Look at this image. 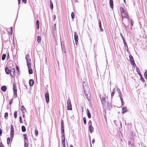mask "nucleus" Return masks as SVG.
<instances>
[{
    "instance_id": "nucleus-1",
    "label": "nucleus",
    "mask_w": 147,
    "mask_h": 147,
    "mask_svg": "<svg viewBox=\"0 0 147 147\" xmlns=\"http://www.w3.org/2000/svg\"><path fill=\"white\" fill-rule=\"evenodd\" d=\"M83 88L85 94L87 99L89 101L91 98L90 88L87 85H86L84 86H83Z\"/></svg>"
},
{
    "instance_id": "nucleus-2",
    "label": "nucleus",
    "mask_w": 147,
    "mask_h": 147,
    "mask_svg": "<svg viewBox=\"0 0 147 147\" xmlns=\"http://www.w3.org/2000/svg\"><path fill=\"white\" fill-rule=\"evenodd\" d=\"M67 109L68 110H71L72 109L71 100L69 99H68L67 100Z\"/></svg>"
},
{
    "instance_id": "nucleus-3",
    "label": "nucleus",
    "mask_w": 147,
    "mask_h": 147,
    "mask_svg": "<svg viewBox=\"0 0 147 147\" xmlns=\"http://www.w3.org/2000/svg\"><path fill=\"white\" fill-rule=\"evenodd\" d=\"M120 9L122 17L124 18H127V15L125 11L123 8L122 7H121Z\"/></svg>"
},
{
    "instance_id": "nucleus-4",
    "label": "nucleus",
    "mask_w": 147,
    "mask_h": 147,
    "mask_svg": "<svg viewBox=\"0 0 147 147\" xmlns=\"http://www.w3.org/2000/svg\"><path fill=\"white\" fill-rule=\"evenodd\" d=\"M129 61L131 64L134 66L136 65L133 56L131 55H129Z\"/></svg>"
},
{
    "instance_id": "nucleus-5",
    "label": "nucleus",
    "mask_w": 147,
    "mask_h": 147,
    "mask_svg": "<svg viewBox=\"0 0 147 147\" xmlns=\"http://www.w3.org/2000/svg\"><path fill=\"white\" fill-rule=\"evenodd\" d=\"M74 38L75 40V43L76 45H77L78 41V37L76 32H74Z\"/></svg>"
},
{
    "instance_id": "nucleus-6",
    "label": "nucleus",
    "mask_w": 147,
    "mask_h": 147,
    "mask_svg": "<svg viewBox=\"0 0 147 147\" xmlns=\"http://www.w3.org/2000/svg\"><path fill=\"white\" fill-rule=\"evenodd\" d=\"M13 90L14 94V96L15 97L17 96V89H16V87L14 84H13Z\"/></svg>"
},
{
    "instance_id": "nucleus-7",
    "label": "nucleus",
    "mask_w": 147,
    "mask_h": 147,
    "mask_svg": "<svg viewBox=\"0 0 147 147\" xmlns=\"http://www.w3.org/2000/svg\"><path fill=\"white\" fill-rule=\"evenodd\" d=\"M14 134V129L13 126L11 125V132L10 133V136L11 138H13Z\"/></svg>"
},
{
    "instance_id": "nucleus-8",
    "label": "nucleus",
    "mask_w": 147,
    "mask_h": 147,
    "mask_svg": "<svg viewBox=\"0 0 147 147\" xmlns=\"http://www.w3.org/2000/svg\"><path fill=\"white\" fill-rule=\"evenodd\" d=\"M61 131L62 134V140L65 139L64 135V126L61 127Z\"/></svg>"
},
{
    "instance_id": "nucleus-9",
    "label": "nucleus",
    "mask_w": 147,
    "mask_h": 147,
    "mask_svg": "<svg viewBox=\"0 0 147 147\" xmlns=\"http://www.w3.org/2000/svg\"><path fill=\"white\" fill-rule=\"evenodd\" d=\"M10 75L12 77L15 76V70L14 68H12L10 70Z\"/></svg>"
},
{
    "instance_id": "nucleus-10",
    "label": "nucleus",
    "mask_w": 147,
    "mask_h": 147,
    "mask_svg": "<svg viewBox=\"0 0 147 147\" xmlns=\"http://www.w3.org/2000/svg\"><path fill=\"white\" fill-rule=\"evenodd\" d=\"M45 96L47 103H49V94L48 92L45 94Z\"/></svg>"
},
{
    "instance_id": "nucleus-11",
    "label": "nucleus",
    "mask_w": 147,
    "mask_h": 147,
    "mask_svg": "<svg viewBox=\"0 0 147 147\" xmlns=\"http://www.w3.org/2000/svg\"><path fill=\"white\" fill-rule=\"evenodd\" d=\"M26 59L27 61V63L31 62V59L29 55L27 54L26 55Z\"/></svg>"
},
{
    "instance_id": "nucleus-12",
    "label": "nucleus",
    "mask_w": 147,
    "mask_h": 147,
    "mask_svg": "<svg viewBox=\"0 0 147 147\" xmlns=\"http://www.w3.org/2000/svg\"><path fill=\"white\" fill-rule=\"evenodd\" d=\"M86 113L87 116L89 118H90L91 117V115L89 110L87 109L86 110Z\"/></svg>"
},
{
    "instance_id": "nucleus-13",
    "label": "nucleus",
    "mask_w": 147,
    "mask_h": 147,
    "mask_svg": "<svg viewBox=\"0 0 147 147\" xmlns=\"http://www.w3.org/2000/svg\"><path fill=\"white\" fill-rule=\"evenodd\" d=\"M109 4L111 8H113V0H109Z\"/></svg>"
},
{
    "instance_id": "nucleus-14",
    "label": "nucleus",
    "mask_w": 147,
    "mask_h": 147,
    "mask_svg": "<svg viewBox=\"0 0 147 147\" xmlns=\"http://www.w3.org/2000/svg\"><path fill=\"white\" fill-rule=\"evenodd\" d=\"M100 98L102 104H104L106 103V99H105V98L102 97H100Z\"/></svg>"
},
{
    "instance_id": "nucleus-15",
    "label": "nucleus",
    "mask_w": 147,
    "mask_h": 147,
    "mask_svg": "<svg viewBox=\"0 0 147 147\" xmlns=\"http://www.w3.org/2000/svg\"><path fill=\"white\" fill-rule=\"evenodd\" d=\"M88 129L89 131L91 134L93 132L94 128L92 126H88Z\"/></svg>"
},
{
    "instance_id": "nucleus-16",
    "label": "nucleus",
    "mask_w": 147,
    "mask_h": 147,
    "mask_svg": "<svg viewBox=\"0 0 147 147\" xmlns=\"http://www.w3.org/2000/svg\"><path fill=\"white\" fill-rule=\"evenodd\" d=\"M127 111V110L126 107H124L122 108V113L124 114Z\"/></svg>"
},
{
    "instance_id": "nucleus-17",
    "label": "nucleus",
    "mask_w": 147,
    "mask_h": 147,
    "mask_svg": "<svg viewBox=\"0 0 147 147\" xmlns=\"http://www.w3.org/2000/svg\"><path fill=\"white\" fill-rule=\"evenodd\" d=\"M1 90L3 92H5L7 89L6 87L5 86H2L1 88Z\"/></svg>"
},
{
    "instance_id": "nucleus-18",
    "label": "nucleus",
    "mask_w": 147,
    "mask_h": 147,
    "mask_svg": "<svg viewBox=\"0 0 147 147\" xmlns=\"http://www.w3.org/2000/svg\"><path fill=\"white\" fill-rule=\"evenodd\" d=\"M24 147H28V140H24Z\"/></svg>"
},
{
    "instance_id": "nucleus-19",
    "label": "nucleus",
    "mask_w": 147,
    "mask_h": 147,
    "mask_svg": "<svg viewBox=\"0 0 147 147\" xmlns=\"http://www.w3.org/2000/svg\"><path fill=\"white\" fill-rule=\"evenodd\" d=\"M29 83L30 86H32L34 83V81L32 80H30L29 81Z\"/></svg>"
},
{
    "instance_id": "nucleus-20",
    "label": "nucleus",
    "mask_w": 147,
    "mask_h": 147,
    "mask_svg": "<svg viewBox=\"0 0 147 147\" xmlns=\"http://www.w3.org/2000/svg\"><path fill=\"white\" fill-rule=\"evenodd\" d=\"M41 37L40 36H38L37 37V41L38 43L41 42Z\"/></svg>"
},
{
    "instance_id": "nucleus-21",
    "label": "nucleus",
    "mask_w": 147,
    "mask_h": 147,
    "mask_svg": "<svg viewBox=\"0 0 147 147\" xmlns=\"http://www.w3.org/2000/svg\"><path fill=\"white\" fill-rule=\"evenodd\" d=\"M115 90H116L117 91L118 94L121 92L117 86L115 87Z\"/></svg>"
},
{
    "instance_id": "nucleus-22",
    "label": "nucleus",
    "mask_w": 147,
    "mask_h": 147,
    "mask_svg": "<svg viewBox=\"0 0 147 147\" xmlns=\"http://www.w3.org/2000/svg\"><path fill=\"white\" fill-rule=\"evenodd\" d=\"M27 65L28 67V69L31 68V62H27Z\"/></svg>"
},
{
    "instance_id": "nucleus-23",
    "label": "nucleus",
    "mask_w": 147,
    "mask_h": 147,
    "mask_svg": "<svg viewBox=\"0 0 147 147\" xmlns=\"http://www.w3.org/2000/svg\"><path fill=\"white\" fill-rule=\"evenodd\" d=\"M62 143L63 147H66L65 145V139L62 140Z\"/></svg>"
},
{
    "instance_id": "nucleus-24",
    "label": "nucleus",
    "mask_w": 147,
    "mask_h": 147,
    "mask_svg": "<svg viewBox=\"0 0 147 147\" xmlns=\"http://www.w3.org/2000/svg\"><path fill=\"white\" fill-rule=\"evenodd\" d=\"M36 26L37 29H38L39 28V22L38 20H37L36 22Z\"/></svg>"
},
{
    "instance_id": "nucleus-25",
    "label": "nucleus",
    "mask_w": 147,
    "mask_h": 147,
    "mask_svg": "<svg viewBox=\"0 0 147 147\" xmlns=\"http://www.w3.org/2000/svg\"><path fill=\"white\" fill-rule=\"evenodd\" d=\"M5 71L7 74H8L10 73V70H9V69L6 67L5 69Z\"/></svg>"
},
{
    "instance_id": "nucleus-26",
    "label": "nucleus",
    "mask_w": 147,
    "mask_h": 147,
    "mask_svg": "<svg viewBox=\"0 0 147 147\" xmlns=\"http://www.w3.org/2000/svg\"><path fill=\"white\" fill-rule=\"evenodd\" d=\"M21 109L22 113H24L26 111V109L23 106L21 107Z\"/></svg>"
},
{
    "instance_id": "nucleus-27",
    "label": "nucleus",
    "mask_w": 147,
    "mask_h": 147,
    "mask_svg": "<svg viewBox=\"0 0 147 147\" xmlns=\"http://www.w3.org/2000/svg\"><path fill=\"white\" fill-rule=\"evenodd\" d=\"M129 143V147H134V144L132 143H131V142L130 141H129L128 142Z\"/></svg>"
},
{
    "instance_id": "nucleus-28",
    "label": "nucleus",
    "mask_w": 147,
    "mask_h": 147,
    "mask_svg": "<svg viewBox=\"0 0 147 147\" xmlns=\"http://www.w3.org/2000/svg\"><path fill=\"white\" fill-rule=\"evenodd\" d=\"M22 131L23 132H24L26 131V129L25 127L24 126H22Z\"/></svg>"
},
{
    "instance_id": "nucleus-29",
    "label": "nucleus",
    "mask_w": 147,
    "mask_h": 147,
    "mask_svg": "<svg viewBox=\"0 0 147 147\" xmlns=\"http://www.w3.org/2000/svg\"><path fill=\"white\" fill-rule=\"evenodd\" d=\"M115 91V88H114L113 90V92H112V93L111 94V98L113 97V96L114 95Z\"/></svg>"
},
{
    "instance_id": "nucleus-30",
    "label": "nucleus",
    "mask_w": 147,
    "mask_h": 147,
    "mask_svg": "<svg viewBox=\"0 0 147 147\" xmlns=\"http://www.w3.org/2000/svg\"><path fill=\"white\" fill-rule=\"evenodd\" d=\"M28 72L29 74H32L33 73V71L32 68L28 69Z\"/></svg>"
},
{
    "instance_id": "nucleus-31",
    "label": "nucleus",
    "mask_w": 147,
    "mask_h": 147,
    "mask_svg": "<svg viewBox=\"0 0 147 147\" xmlns=\"http://www.w3.org/2000/svg\"><path fill=\"white\" fill-rule=\"evenodd\" d=\"M8 116V113L7 112L5 113V115H4V117L5 119H7Z\"/></svg>"
},
{
    "instance_id": "nucleus-32",
    "label": "nucleus",
    "mask_w": 147,
    "mask_h": 147,
    "mask_svg": "<svg viewBox=\"0 0 147 147\" xmlns=\"http://www.w3.org/2000/svg\"><path fill=\"white\" fill-rule=\"evenodd\" d=\"M71 16L72 19H73L75 17L74 13V12H72L71 13Z\"/></svg>"
},
{
    "instance_id": "nucleus-33",
    "label": "nucleus",
    "mask_w": 147,
    "mask_h": 147,
    "mask_svg": "<svg viewBox=\"0 0 147 147\" xmlns=\"http://www.w3.org/2000/svg\"><path fill=\"white\" fill-rule=\"evenodd\" d=\"M50 8L51 9H53V4L51 1H50Z\"/></svg>"
},
{
    "instance_id": "nucleus-34",
    "label": "nucleus",
    "mask_w": 147,
    "mask_h": 147,
    "mask_svg": "<svg viewBox=\"0 0 147 147\" xmlns=\"http://www.w3.org/2000/svg\"><path fill=\"white\" fill-rule=\"evenodd\" d=\"M6 57V55L5 54H3L2 57V60H4L5 59Z\"/></svg>"
},
{
    "instance_id": "nucleus-35",
    "label": "nucleus",
    "mask_w": 147,
    "mask_h": 147,
    "mask_svg": "<svg viewBox=\"0 0 147 147\" xmlns=\"http://www.w3.org/2000/svg\"><path fill=\"white\" fill-rule=\"evenodd\" d=\"M27 135L26 134H24L23 135V136H24V141L28 140V139H27Z\"/></svg>"
},
{
    "instance_id": "nucleus-36",
    "label": "nucleus",
    "mask_w": 147,
    "mask_h": 147,
    "mask_svg": "<svg viewBox=\"0 0 147 147\" xmlns=\"http://www.w3.org/2000/svg\"><path fill=\"white\" fill-rule=\"evenodd\" d=\"M123 42H124V46L125 47H127V45L126 42L125 40L124 39L123 40Z\"/></svg>"
},
{
    "instance_id": "nucleus-37",
    "label": "nucleus",
    "mask_w": 147,
    "mask_h": 147,
    "mask_svg": "<svg viewBox=\"0 0 147 147\" xmlns=\"http://www.w3.org/2000/svg\"><path fill=\"white\" fill-rule=\"evenodd\" d=\"M12 27H11V28H10L9 29V30H10V33H9L10 34V35H11L12 34Z\"/></svg>"
},
{
    "instance_id": "nucleus-38",
    "label": "nucleus",
    "mask_w": 147,
    "mask_h": 147,
    "mask_svg": "<svg viewBox=\"0 0 147 147\" xmlns=\"http://www.w3.org/2000/svg\"><path fill=\"white\" fill-rule=\"evenodd\" d=\"M88 126H92V123L91 120H89L88 122Z\"/></svg>"
},
{
    "instance_id": "nucleus-39",
    "label": "nucleus",
    "mask_w": 147,
    "mask_h": 147,
    "mask_svg": "<svg viewBox=\"0 0 147 147\" xmlns=\"http://www.w3.org/2000/svg\"><path fill=\"white\" fill-rule=\"evenodd\" d=\"M119 97L120 98V100H121V102L122 105H123V98H122V96L120 97Z\"/></svg>"
},
{
    "instance_id": "nucleus-40",
    "label": "nucleus",
    "mask_w": 147,
    "mask_h": 147,
    "mask_svg": "<svg viewBox=\"0 0 147 147\" xmlns=\"http://www.w3.org/2000/svg\"><path fill=\"white\" fill-rule=\"evenodd\" d=\"M10 138H8L7 139V144H9L10 143Z\"/></svg>"
},
{
    "instance_id": "nucleus-41",
    "label": "nucleus",
    "mask_w": 147,
    "mask_h": 147,
    "mask_svg": "<svg viewBox=\"0 0 147 147\" xmlns=\"http://www.w3.org/2000/svg\"><path fill=\"white\" fill-rule=\"evenodd\" d=\"M83 121L84 124L86 125V119L85 117H84L83 118Z\"/></svg>"
},
{
    "instance_id": "nucleus-42",
    "label": "nucleus",
    "mask_w": 147,
    "mask_h": 147,
    "mask_svg": "<svg viewBox=\"0 0 147 147\" xmlns=\"http://www.w3.org/2000/svg\"><path fill=\"white\" fill-rule=\"evenodd\" d=\"M19 120H20V123H22L23 121H22V117L21 116H20L19 118Z\"/></svg>"
},
{
    "instance_id": "nucleus-43",
    "label": "nucleus",
    "mask_w": 147,
    "mask_h": 147,
    "mask_svg": "<svg viewBox=\"0 0 147 147\" xmlns=\"http://www.w3.org/2000/svg\"><path fill=\"white\" fill-rule=\"evenodd\" d=\"M144 76L145 78L147 79V71H145L144 73Z\"/></svg>"
},
{
    "instance_id": "nucleus-44",
    "label": "nucleus",
    "mask_w": 147,
    "mask_h": 147,
    "mask_svg": "<svg viewBox=\"0 0 147 147\" xmlns=\"http://www.w3.org/2000/svg\"><path fill=\"white\" fill-rule=\"evenodd\" d=\"M17 112L16 111L14 113V117L15 118H16L17 117Z\"/></svg>"
},
{
    "instance_id": "nucleus-45",
    "label": "nucleus",
    "mask_w": 147,
    "mask_h": 147,
    "mask_svg": "<svg viewBox=\"0 0 147 147\" xmlns=\"http://www.w3.org/2000/svg\"><path fill=\"white\" fill-rule=\"evenodd\" d=\"M99 27L100 28V31L102 32L103 31V30L102 28L101 25V26H99Z\"/></svg>"
},
{
    "instance_id": "nucleus-46",
    "label": "nucleus",
    "mask_w": 147,
    "mask_h": 147,
    "mask_svg": "<svg viewBox=\"0 0 147 147\" xmlns=\"http://www.w3.org/2000/svg\"><path fill=\"white\" fill-rule=\"evenodd\" d=\"M64 126V122L63 120H62L61 122V127Z\"/></svg>"
},
{
    "instance_id": "nucleus-47",
    "label": "nucleus",
    "mask_w": 147,
    "mask_h": 147,
    "mask_svg": "<svg viewBox=\"0 0 147 147\" xmlns=\"http://www.w3.org/2000/svg\"><path fill=\"white\" fill-rule=\"evenodd\" d=\"M35 135L37 136H38V131L37 130H36L35 131Z\"/></svg>"
},
{
    "instance_id": "nucleus-48",
    "label": "nucleus",
    "mask_w": 147,
    "mask_h": 147,
    "mask_svg": "<svg viewBox=\"0 0 147 147\" xmlns=\"http://www.w3.org/2000/svg\"><path fill=\"white\" fill-rule=\"evenodd\" d=\"M136 70L137 71L138 73V74H139V73H140V71L139 69L137 67L136 68Z\"/></svg>"
},
{
    "instance_id": "nucleus-49",
    "label": "nucleus",
    "mask_w": 147,
    "mask_h": 147,
    "mask_svg": "<svg viewBox=\"0 0 147 147\" xmlns=\"http://www.w3.org/2000/svg\"><path fill=\"white\" fill-rule=\"evenodd\" d=\"M0 147H4L2 142H0Z\"/></svg>"
},
{
    "instance_id": "nucleus-50",
    "label": "nucleus",
    "mask_w": 147,
    "mask_h": 147,
    "mask_svg": "<svg viewBox=\"0 0 147 147\" xmlns=\"http://www.w3.org/2000/svg\"><path fill=\"white\" fill-rule=\"evenodd\" d=\"M118 94L119 97L122 96V95L121 92H120Z\"/></svg>"
},
{
    "instance_id": "nucleus-51",
    "label": "nucleus",
    "mask_w": 147,
    "mask_h": 147,
    "mask_svg": "<svg viewBox=\"0 0 147 147\" xmlns=\"http://www.w3.org/2000/svg\"><path fill=\"white\" fill-rule=\"evenodd\" d=\"M120 36H121V37L123 40L125 39L123 35H122V34L121 33L120 34Z\"/></svg>"
},
{
    "instance_id": "nucleus-52",
    "label": "nucleus",
    "mask_w": 147,
    "mask_h": 147,
    "mask_svg": "<svg viewBox=\"0 0 147 147\" xmlns=\"http://www.w3.org/2000/svg\"><path fill=\"white\" fill-rule=\"evenodd\" d=\"M2 131L1 129V128H0V136H1L2 134Z\"/></svg>"
},
{
    "instance_id": "nucleus-53",
    "label": "nucleus",
    "mask_w": 147,
    "mask_h": 147,
    "mask_svg": "<svg viewBox=\"0 0 147 147\" xmlns=\"http://www.w3.org/2000/svg\"><path fill=\"white\" fill-rule=\"evenodd\" d=\"M53 20L54 21H55V19L56 18V16L55 15H53Z\"/></svg>"
},
{
    "instance_id": "nucleus-54",
    "label": "nucleus",
    "mask_w": 147,
    "mask_h": 147,
    "mask_svg": "<svg viewBox=\"0 0 147 147\" xmlns=\"http://www.w3.org/2000/svg\"><path fill=\"white\" fill-rule=\"evenodd\" d=\"M22 1L24 3H26L27 1L26 0H22Z\"/></svg>"
},
{
    "instance_id": "nucleus-55",
    "label": "nucleus",
    "mask_w": 147,
    "mask_h": 147,
    "mask_svg": "<svg viewBox=\"0 0 147 147\" xmlns=\"http://www.w3.org/2000/svg\"><path fill=\"white\" fill-rule=\"evenodd\" d=\"M101 21L100 20H99V26H101Z\"/></svg>"
},
{
    "instance_id": "nucleus-56",
    "label": "nucleus",
    "mask_w": 147,
    "mask_h": 147,
    "mask_svg": "<svg viewBox=\"0 0 147 147\" xmlns=\"http://www.w3.org/2000/svg\"><path fill=\"white\" fill-rule=\"evenodd\" d=\"M95 142V140L94 139H92V143H93V144H94V143Z\"/></svg>"
},
{
    "instance_id": "nucleus-57",
    "label": "nucleus",
    "mask_w": 147,
    "mask_h": 147,
    "mask_svg": "<svg viewBox=\"0 0 147 147\" xmlns=\"http://www.w3.org/2000/svg\"><path fill=\"white\" fill-rule=\"evenodd\" d=\"M12 103V100H11L9 101V104H11Z\"/></svg>"
},
{
    "instance_id": "nucleus-58",
    "label": "nucleus",
    "mask_w": 147,
    "mask_h": 147,
    "mask_svg": "<svg viewBox=\"0 0 147 147\" xmlns=\"http://www.w3.org/2000/svg\"><path fill=\"white\" fill-rule=\"evenodd\" d=\"M141 80H142V82H144V79L142 78V77H141Z\"/></svg>"
},
{
    "instance_id": "nucleus-59",
    "label": "nucleus",
    "mask_w": 147,
    "mask_h": 147,
    "mask_svg": "<svg viewBox=\"0 0 147 147\" xmlns=\"http://www.w3.org/2000/svg\"><path fill=\"white\" fill-rule=\"evenodd\" d=\"M18 4H19L21 2V0H18Z\"/></svg>"
},
{
    "instance_id": "nucleus-60",
    "label": "nucleus",
    "mask_w": 147,
    "mask_h": 147,
    "mask_svg": "<svg viewBox=\"0 0 147 147\" xmlns=\"http://www.w3.org/2000/svg\"><path fill=\"white\" fill-rule=\"evenodd\" d=\"M131 25L132 26L133 25V22L132 21H131Z\"/></svg>"
},
{
    "instance_id": "nucleus-61",
    "label": "nucleus",
    "mask_w": 147,
    "mask_h": 147,
    "mask_svg": "<svg viewBox=\"0 0 147 147\" xmlns=\"http://www.w3.org/2000/svg\"><path fill=\"white\" fill-rule=\"evenodd\" d=\"M54 27H55H55L56 26V24H55L54 25Z\"/></svg>"
},
{
    "instance_id": "nucleus-62",
    "label": "nucleus",
    "mask_w": 147,
    "mask_h": 147,
    "mask_svg": "<svg viewBox=\"0 0 147 147\" xmlns=\"http://www.w3.org/2000/svg\"><path fill=\"white\" fill-rule=\"evenodd\" d=\"M16 68H17V69L18 71V67H16Z\"/></svg>"
},
{
    "instance_id": "nucleus-63",
    "label": "nucleus",
    "mask_w": 147,
    "mask_h": 147,
    "mask_svg": "<svg viewBox=\"0 0 147 147\" xmlns=\"http://www.w3.org/2000/svg\"><path fill=\"white\" fill-rule=\"evenodd\" d=\"M124 3H125V0H123Z\"/></svg>"
},
{
    "instance_id": "nucleus-64",
    "label": "nucleus",
    "mask_w": 147,
    "mask_h": 147,
    "mask_svg": "<svg viewBox=\"0 0 147 147\" xmlns=\"http://www.w3.org/2000/svg\"><path fill=\"white\" fill-rule=\"evenodd\" d=\"M70 147H74L72 145H71L70 146Z\"/></svg>"
}]
</instances>
